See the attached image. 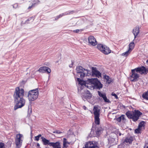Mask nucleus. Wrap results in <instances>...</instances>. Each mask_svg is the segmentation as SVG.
<instances>
[{
  "label": "nucleus",
  "mask_w": 148,
  "mask_h": 148,
  "mask_svg": "<svg viewBox=\"0 0 148 148\" xmlns=\"http://www.w3.org/2000/svg\"><path fill=\"white\" fill-rule=\"evenodd\" d=\"M24 95V90L23 89L20 88L19 87L15 88L13 95L14 100L16 103L15 110L21 108L25 105V101L23 98Z\"/></svg>",
  "instance_id": "f257e3e1"
},
{
  "label": "nucleus",
  "mask_w": 148,
  "mask_h": 148,
  "mask_svg": "<svg viewBox=\"0 0 148 148\" xmlns=\"http://www.w3.org/2000/svg\"><path fill=\"white\" fill-rule=\"evenodd\" d=\"M76 70L77 75L81 78H83L85 76H89L91 75L90 71L85 69L81 66H78L76 68Z\"/></svg>",
  "instance_id": "f03ea898"
},
{
  "label": "nucleus",
  "mask_w": 148,
  "mask_h": 148,
  "mask_svg": "<svg viewBox=\"0 0 148 148\" xmlns=\"http://www.w3.org/2000/svg\"><path fill=\"white\" fill-rule=\"evenodd\" d=\"M126 114L129 118L132 119L134 121H137L142 113L138 110H135L134 112L128 111Z\"/></svg>",
  "instance_id": "7ed1b4c3"
},
{
  "label": "nucleus",
  "mask_w": 148,
  "mask_h": 148,
  "mask_svg": "<svg viewBox=\"0 0 148 148\" xmlns=\"http://www.w3.org/2000/svg\"><path fill=\"white\" fill-rule=\"evenodd\" d=\"M93 110L95 123L99 125L100 123L99 117L100 114V108L98 106H95L94 107Z\"/></svg>",
  "instance_id": "20e7f679"
},
{
  "label": "nucleus",
  "mask_w": 148,
  "mask_h": 148,
  "mask_svg": "<svg viewBox=\"0 0 148 148\" xmlns=\"http://www.w3.org/2000/svg\"><path fill=\"white\" fill-rule=\"evenodd\" d=\"M38 91L37 89L30 90L28 92V98L29 101H34L37 98Z\"/></svg>",
  "instance_id": "39448f33"
},
{
  "label": "nucleus",
  "mask_w": 148,
  "mask_h": 148,
  "mask_svg": "<svg viewBox=\"0 0 148 148\" xmlns=\"http://www.w3.org/2000/svg\"><path fill=\"white\" fill-rule=\"evenodd\" d=\"M23 139V136L22 134H18L16 135L15 143L17 148H20L21 147Z\"/></svg>",
  "instance_id": "423d86ee"
},
{
  "label": "nucleus",
  "mask_w": 148,
  "mask_h": 148,
  "mask_svg": "<svg viewBox=\"0 0 148 148\" xmlns=\"http://www.w3.org/2000/svg\"><path fill=\"white\" fill-rule=\"evenodd\" d=\"M97 47L100 51L105 55H108L111 52V50L108 47L102 44H98Z\"/></svg>",
  "instance_id": "0eeeda50"
},
{
  "label": "nucleus",
  "mask_w": 148,
  "mask_h": 148,
  "mask_svg": "<svg viewBox=\"0 0 148 148\" xmlns=\"http://www.w3.org/2000/svg\"><path fill=\"white\" fill-rule=\"evenodd\" d=\"M88 81L89 84L92 85V86H95L99 88H101L102 87V84L97 78L89 79H88Z\"/></svg>",
  "instance_id": "6e6552de"
},
{
  "label": "nucleus",
  "mask_w": 148,
  "mask_h": 148,
  "mask_svg": "<svg viewBox=\"0 0 148 148\" xmlns=\"http://www.w3.org/2000/svg\"><path fill=\"white\" fill-rule=\"evenodd\" d=\"M83 148H99L98 144L97 142L94 141L88 142Z\"/></svg>",
  "instance_id": "1a4fd4ad"
},
{
  "label": "nucleus",
  "mask_w": 148,
  "mask_h": 148,
  "mask_svg": "<svg viewBox=\"0 0 148 148\" xmlns=\"http://www.w3.org/2000/svg\"><path fill=\"white\" fill-rule=\"evenodd\" d=\"M137 73L138 72L135 69L132 70V74L130 76V79L132 81L136 82L138 80L139 75Z\"/></svg>",
  "instance_id": "9d476101"
},
{
  "label": "nucleus",
  "mask_w": 148,
  "mask_h": 148,
  "mask_svg": "<svg viewBox=\"0 0 148 148\" xmlns=\"http://www.w3.org/2000/svg\"><path fill=\"white\" fill-rule=\"evenodd\" d=\"M135 69L137 72L141 74L146 75L148 72V69L146 68L143 66L136 68Z\"/></svg>",
  "instance_id": "9b49d317"
},
{
  "label": "nucleus",
  "mask_w": 148,
  "mask_h": 148,
  "mask_svg": "<svg viewBox=\"0 0 148 148\" xmlns=\"http://www.w3.org/2000/svg\"><path fill=\"white\" fill-rule=\"evenodd\" d=\"M88 45L95 46L97 44V42L95 38L93 36H90L88 38Z\"/></svg>",
  "instance_id": "f8f14e48"
},
{
  "label": "nucleus",
  "mask_w": 148,
  "mask_h": 148,
  "mask_svg": "<svg viewBox=\"0 0 148 148\" xmlns=\"http://www.w3.org/2000/svg\"><path fill=\"white\" fill-rule=\"evenodd\" d=\"M82 98L84 101L85 100H88L92 97V94L90 93V92L88 90H86L84 93H83L82 95Z\"/></svg>",
  "instance_id": "ddd939ff"
},
{
  "label": "nucleus",
  "mask_w": 148,
  "mask_h": 148,
  "mask_svg": "<svg viewBox=\"0 0 148 148\" xmlns=\"http://www.w3.org/2000/svg\"><path fill=\"white\" fill-rule=\"evenodd\" d=\"M92 72L93 75H95L99 78L101 77V73L98 71L96 68L92 67Z\"/></svg>",
  "instance_id": "4468645a"
},
{
  "label": "nucleus",
  "mask_w": 148,
  "mask_h": 148,
  "mask_svg": "<svg viewBox=\"0 0 148 148\" xmlns=\"http://www.w3.org/2000/svg\"><path fill=\"white\" fill-rule=\"evenodd\" d=\"M103 129L100 127L97 126L96 128V131L93 134V136H99L102 133Z\"/></svg>",
  "instance_id": "2eb2a0df"
},
{
  "label": "nucleus",
  "mask_w": 148,
  "mask_h": 148,
  "mask_svg": "<svg viewBox=\"0 0 148 148\" xmlns=\"http://www.w3.org/2000/svg\"><path fill=\"white\" fill-rule=\"evenodd\" d=\"M98 92L99 95L103 99L105 102L108 103L110 102L109 100L107 99V98L106 96V95L105 93H101L99 91H98Z\"/></svg>",
  "instance_id": "dca6fc26"
},
{
  "label": "nucleus",
  "mask_w": 148,
  "mask_h": 148,
  "mask_svg": "<svg viewBox=\"0 0 148 148\" xmlns=\"http://www.w3.org/2000/svg\"><path fill=\"white\" fill-rule=\"evenodd\" d=\"M50 145L51 146H52L53 148H61L60 143L59 142L52 143Z\"/></svg>",
  "instance_id": "f3484780"
},
{
  "label": "nucleus",
  "mask_w": 148,
  "mask_h": 148,
  "mask_svg": "<svg viewBox=\"0 0 148 148\" xmlns=\"http://www.w3.org/2000/svg\"><path fill=\"white\" fill-rule=\"evenodd\" d=\"M139 32V29L138 27H136L133 29V33L134 36V39L136 38Z\"/></svg>",
  "instance_id": "a211bd4d"
},
{
  "label": "nucleus",
  "mask_w": 148,
  "mask_h": 148,
  "mask_svg": "<svg viewBox=\"0 0 148 148\" xmlns=\"http://www.w3.org/2000/svg\"><path fill=\"white\" fill-rule=\"evenodd\" d=\"M41 138L44 145H48L51 146L50 144H51L52 143H50L49 140L46 139L43 137H42Z\"/></svg>",
  "instance_id": "6ab92c4d"
},
{
  "label": "nucleus",
  "mask_w": 148,
  "mask_h": 148,
  "mask_svg": "<svg viewBox=\"0 0 148 148\" xmlns=\"http://www.w3.org/2000/svg\"><path fill=\"white\" fill-rule=\"evenodd\" d=\"M104 78L106 80V83L108 84H110L112 81V79L110 78L108 76L105 75L104 76Z\"/></svg>",
  "instance_id": "aec40b11"
},
{
  "label": "nucleus",
  "mask_w": 148,
  "mask_h": 148,
  "mask_svg": "<svg viewBox=\"0 0 148 148\" xmlns=\"http://www.w3.org/2000/svg\"><path fill=\"white\" fill-rule=\"evenodd\" d=\"M133 138L132 136H128L125 140V142L126 143H131L133 141Z\"/></svg>",
  "instance_id": "412c9836"
},
{
  "label": "nucleus",
  "mask_w": 148,
  "mask_h": 148,
  "mask_svg": "<svg viewBox=\"0 0 148 148\" xmlns=\"http://www.w3.org/2000/svg\"><path fill=\"white\" fill-rule=\"evenodd\" d=\"M125 115H122L121 116H120L119 118H117L116 119V120L117 121L119 122H121V121L124 122L125 120Z\"/></svg>",
  "instance_id": "4be33fe9"
},
{
  "label": "nucleus",
  "mask_w": 148,
  "mask_h": 148,
  "mask_svg": "<svg viewBox=\"0 0 148 148\" xmlns=\"http://www.w3.org/2000/svg\"><path fill=\"white\" fill-rule=\"evenodd\" d=\"M135 46V44L134 42H131L129 45V50L131 51L133 49Z\"/></svg>",
  "instance_id": "5701e85b"
},
{
  "label": "nucleus",
  "mask_w": 148,
  "mask_h": 148,
  "mask_svg": "<svg viewBox=\"0 0 148 148\" xmlns=\"http://www.w3.org/2000/svg\"><path fill=\"white\" fill-rule=\"evenodd\" d=\"M46 66L41 67L39 68V69L38 70V71L40 72H46Z\"/></svg>",
  "instance_id": "b1692460"
},
{
  "label": "nucleus",
  "mask_w": 148,
  "mask_h": 148,
  "mask_svg": "<svg viewBox=\"0 0 148 148\" xmlns=\"http://www.w3.org/2000/svg\"><path fill=\"white\" fill-rule=\"evenodd\" d=\"M143 98L147 100H148V91L143 93Z\"/></svg>",
  "instance_id": "393cba45"
},
{
  "label": "nucleus",
  "mask_w": 148,
  "mask_h": 148,
  "mask_svg": "<svg viewBox=\"0 0 148 148\" xmlns=\"http://www.w3.org/2000/svg\"><path fill=\"white\" fill-rule=\"evenodd\" d=\"M144 121H141L140 123L139 124L138 127L142 129H144Z\"/></svg>",
  "instance_id": "a878e982"
},
{
  "label": "nucleus",
  "mask_w": 148,
  "mask_h": 148,
  "mask_svg": "<svg viewBox=\"0 0 148 148\" xmlns=\"http://www.w3.org/2000/svg\"><path fill=\"white\" fill-rule=\"evenodd\" d=\"M77 81L79 82V84L81 85H83L85 84V82L83 80L79 78H77Z\"/></svg>",
  "instance_id": "bb28decb"
},
{
  "label": "nucleus",
  "mask_w": 148,
  "mask_h": 148,
  "mask_svg": "<svg viewBox=\"0 0 148 148\" xmlns=\"http://www.w3.org/2000/svg\"><path fill=\"white\" fill-rule=\"evenodd\" d=\"M131 52L130 50H128V51H126V52H124L122 53L121 55L123 56H127L130 53V52Z\"/></svg>",
  "instance_id": "cd10ccee"
},
{
  "label": "nucleus",
  "mask_w": 148,
  "mask_h": 148,
  "mask_svg": "<svg viewBox=\"0 0 148 148\" xmlns=\"http://www.w3.org/2000/svg\"><path fill=\"white\" fill-rule=\"evenodd\" d=\"M142 130V129L138 127V128L135 130V132L136 133H139L140 132L141 130Z\"/></svg>",
  "instance_id": "c85d7f7f"
},
{
  "label": "nucleus",
  "mask_w": 148,
  "mask_h": 148,
  "mask_svg": "<svg viewBox=\"0 0 148 148\" xmlns=\"http://www.w3.org/2000/svg\"><path fill=\"white\" fill-rule=\"evenodd\" d=\"M66 14V13L65 14L62 13L61 14H60L59 16H57L56 17V20H57V19H58L60 18L61 17L63 16L64 15H65Z\"/></svg>",
  "instance_id": "c756f323"
},
{
  "label": "nucleus",
  "mask_w": 148,
  "mask_h": 148,
  "mask_svg": "<svg viewBox=\"0 0 148 148\" xmlns=\"http://www.w3.org/2000/svg\"><path fill=\"white\" fill-rule=\"evenodd\" d=\"M32 113V110L31 108L29 107L28 111V116H30L31 114Z\"/></svg>",
  "instance_id": "7c9ffc66"
},
{
  "label": "nucleus",
  "mask_w": 148,
  "mask_h": 148,
  "mask_svg": "<svg viewBox=\"0 0 148 148\" xmlns=\"http://www.w3.org/2000/svg\"><path fill=\"white\" fill-rule=\"evenodd\" d=\"M41 136V134H39L38 136L35 137V140L38 141L39 140V138Z\"/></svg>",
  "instance_id": "2f4dec72"
},
{
  "label": "nucleus",
  "mask_w": 148,
  "mask_h": 148,
  "mask_svg": "<svg viewBox=\"0 0 148 148\" xmlns=\"http://www.w3.org/2000/svg\"><path fill=\"white\" fill-rule=\"evenodd\" d=\"M46 72L48 73H50L51 72L50 69L47 67H46Z\"/></svg>",
  "instance_id": "473e14b6"
},
{
  "label": "nucleus",
  "mask_w": 148,
  "mask_h": 148,
  "mask_svg": "<svg viewBox=\"0 0 148 148\" xmlns=\"http://www.w3.org/2000/svg\"><path fill=\"white\" fill-rule=\"evenodd\" d=\"M82 31V29H76L75 30H74L73 31V32L76 33H78L79 32H81Z\"/></svg>",
  "instance_id": "72a5a7b5"
},
{
  "label": "nucleus",
  "mask_w": 148,
  "mask_h": 148,
  "mask_svg": "<svg viewBox=\"0 0 148 148\" xmlns=\"http://www.w3.org/2000/svg\"><path fill=\"white\" fill-rule=\"evenodd\" d=\"M0 148H5V144L2 143H0Z\"/></svg>",
  "instance_id": "f704fd0d"
},
{
  "label": "nucleus",
  "mask_w": 148,
  "mask_h": 148,
  "mask_svg": "<svg viewBox=\"0 0 148 148\" xmlns=\"http://www.w3.org/2000/svg\"><path fill=\"white\" fill-rule=\"evenodd\" d=\"M53 133H57V134H60V133H62V132L61 131H60V130H55V131H53Z\"/></svg>",
  "instance_id": "c9c22d12"
},
{
  "label": "nucleus",
  "mask_w": 148,
  "mask_h": 148,
  "mask_svg": "<svg viewBox=\"0 0 148 148\" xmlns=\"http://www.w3.org/2000/svg\"><path fill=\"white\" fill-rule=\"evenodd\" d=\"M39 2V0H32V2L34 5L37 3Z\"/></svg>",
  "instance_id": "e433bc0d"
},
{
  "label": "nucleus",
  "mask_w": 148,
  "mask_h": 148,
  "mask_svg": "<svg viewBox=\"0 0 148 148\" xmlns=\"http://www.w3.org/2000/svg\"><path fill=\"white\" fill-rule=\"evenodd\" d=\"M63 143H67L68 144H69L70 143L69 142H68L67 141V140L65 138H64L63 139Z\"/></svg>",
  "instance_id": "4c0bfd02"
},
{
  "label": "nucleus",
  "mask_w": 148,
  "mask_h": 148,
  "mask_svg": "<svg viewBox=\"0 0 148 148\" xmlns=\"http://www.w3.org/2000/svg\"><path fill=\"white\" fill-rule=\"evenodd\" d=\"M112 95L113 96H114L116 99H118V97L117 95L115 93H112Z\"/></svg>",
  "instance_id": "58836bf2"
},
{
  "label": "nucleus",
  "mask_w": 148,
  "mask_h": 148,
  "mask_svg": "<svg viewBox=\"0 0 148 148\" xmlns=\"http://www.w3.org/2000/svg\"><path fill=\"white\" fill-rule=\"evenodd\" d=\"M18 5L17 3H15L13 5V7L14 8H17Z\"/></svg>",
  "instance_id": "ea45409f"
},
{
  "label": "nucleus",
  "mask_w": 148,
  "mask_h": 148,
  "mask_svg": "<svg viewBox=\"0 0 148 148\" xmlns=\"http://www.w3.org/2000/svg\"><path fill=\"white\" fill-rule=\"evenodd\" d=\"M67 143H63V147L64 148H66L68 147Z\"/></svg>",
  "instance_id": "a19ab883"
},
{
  "label": "nucleus",
  "mask_w": 148,
  "mask_h": 148,
  "mask_svg": "<svg viewBox=\"0 0 148 148\" xmlns=\"http://www.w3.org/2000/svg\"><path fill=\"white\" fill-rule=\"evenodd\" d=\"M34 4H33V3H32V5H31V6H29L28 7V9H31L32 7H33L34 6Z\"/></svg>",
  "instance_id": "79ce46f5"
},
{
  "label": "nucleus",
  "mask_w": 148,
  "mask_h": 148,
  "mask_svg": "<svg viewBox=\"0 0 148 148\" xmlns=\"http://www.w3.org/2000/svg\"><path fill=\"white\" fill-rule=\"evenodd\" d=\"M83 107L84 109V110H86V109L87 108L85 106H83Z\"/></svg>",
  "instance_id": "37998d69"
},
{
  "label": "nucleus",
  "mask_w": 148,
  "mask_h": 148,
  "mask_svg": "<svg viewBox=\"0 0 148 148\" xmlns=\"http://www.w3.org/2000/svg\"><path fill=\"white\" fill-rule=\"evenodd\" d=\"M72 64L71 65H69V67H72Z\"/></svg>",
  "instance_id": "c03bdc74"
},
{
  "label": "nucleus",
  "mask_w": 148,
  "mask_h": 148,
  "mask_svg": "<svg viewBox=\"0 0 148 148\" xmlns=\"http://www.w3.org/2000/svg\"><path fill=\"white\" fill-rule=\"evenodd\" d=\"M93 132L92 131V130L91 132V133L92 134V132Z\"/></svg>",
  "instance_id": "a18cd8bd"
},
{
  "label": "nucleus",
  "mask_w": 148,
  "mask_h": 148,
  "mask_svg": "<svg viewBox=\"0 0 148 148\" xmlns=\"http://www.w3.org/2000/svg\"><path fill=\"white\" fill-rule=\"evenodd\" d=\"M147 62L148 64V60L147 61Z\"/></svg>",
  "instance_id": "49530a36"
},
{
  "label": "nucleus",
  "mask_w": 148,
  "mask_h": 148,
  "mask_svg": "<svg viewBox=\"0 0 148 148\" xmlns=\"http://www.w3.org/2000/svg\"><path fill=\"white\" fill-rule=\"evenodd\" d=\"M39 144L38 143V144H37V146H39Z\"/></svg>",
  "instance_id": "de8ad7c7"
},
{
  "label": "nucleus",
  "mask_w": 148,
  "mask_h": 148,
  "mask_svg": "<svg viewBox=\"0 0 148 148\" xmlns=\"http://www.w3.org/2000/svg\"><path fill=\"white\" fill-rule=\"evenodd\" d=\"M121 135V134L120 133L119 134V135L120 136Z\"/></svg>",
  "instance_id": "09e8293b"
},
{
  "label": "nucleus",
  "mask_w": 148,
  "mask_h": 148,
  "mask_svg": "<svg viewBox=\"0 0 148 148\" xmlns=\"http://www.w3.org/2000/svg\"><path fill=\"white\" fill-rule=\"evenodd\" d=\"M146 148H148V146Z\"/></svg>",
  "instance_id": "8fccbe9b"
}]
</instances>
